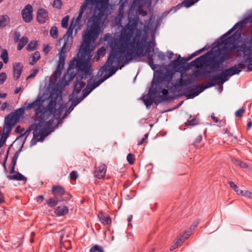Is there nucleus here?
Masks as SVG:
<instances>
[{
    "label": "nucleus",
    "mask_w": 252,
    "mask_h": 252,
    "mask_svg": "<svg viewBox=\"0 0 252 252\" xmlns=\"http://www.w3.org/2000/svg\"><path fill=\"white\" fill-rule=\"evenodd\" d=\"M48 94H40L33 102L30 103L27 100L23 108L18 109L11 113L4 119L2 132L0 135V140L4 143L7 139L12 127L19 121L25 110L33 108L36 115L41 118V121L35 124L33 126V137L31 141L32 145L37 142L42 141L50 132L53 126L52 119H58L63 110L61 103H57L56 100L60 97L55 94L52 96V92L48 90Z\"/></svg>",
    "instance_id": "obj_1"
},
{
    "label": "nucleus",
    "mask_w": 252,
    "mask_h": 252,
    "mask_svg": "<svg viewBox=\"0 0 252 252\" xmlns=\"http://www.w3.org/2000/svg\"><path fill=\"white\" fill-rule=\"evenodd\" d=\"M108 0H85L81 7L79 15L76 18H73L66 34L58 41L56 45L61 47L58 53L59 60L57 69L50 79V84L48 87V90L52 92V96L56 94L60 97L62 86H64L67 84L66 83L63 84V80H62L61 84L56 83L58 79L60 77L63 68L66 58L65 53L71 49L73 42V35L77 33V31L82 25L81 18L84 11L86 10L89 11L90 13H93V15L90 18L88 22L87 27L83 35V38H84L90 21L95 23H101V31L98 35L102 32L104 23L103 17L105 15L108 14Z\"/></svg>",
    "instance_id": "obj_2"
},
{
    "label": "nucleus",
    "mask_w": 252,
    "mask_h": 252,
    "mask_svg": "<svg viewBox=\"0 0 252 252\" xmlns=\"http://www.w3.org/2000/svg\"><path fill=\"white\" fill-rule=\"evenodd\" d=\"M136 3L137 0H134L128 14L129 23L123 31L120 39L111 43L112 50L103 67V70H112L114 73L122 63L120 67L121 69L132 59L136 48L139 46L141 33L138 28L141 24L138 22L136 17L133 18V21L131 20L130 17V13L135 8Z\"/></svg>",
    "instance_id": "obj_3"
},
{
    "label": "nucleus",
    "mask_w": 252,
    "mask_h": 252,
    "mask_svg": "<svg viewBox=\"0 0 252 252\" xmlns=\"http://www.w3.org/2000/svg\"><path fill=\"white\" fill-rule=\"evenodd\" d=\"M101 23H93L90 21L86 33L84 36L80 50L77 55V59L73 61V64L78 68L82 76L77 77L74 86L73 95L75 93H79L85 86V83L82 79L86 78L91 74V64L90 63L91 56L90 53L95 46L94 41L97 38L101 32Z\"/></svg>",
    "instance_id": "obj_4"
},
{
    "label": "nucleus",
    "mask_w": 252,
    "mask_h": 252,
    "mask_svg": "<svg viewBox=\"0 0 252 252\" xmlns=\"http://www.w3.org/2000/svg\"><path fill=\"white\" fill-rule=\"evenodd\" d=\"M238 45L236 47L237 51L240 52L241 55V52L244 56L247 57V60H249V68L252 69V45L247 48L245 45L242 44L239 38L235 39L234 37H231L227 39L224 43V48L225 51L232 50L235 48V45Z\"/></svg>",
    "instance_id": "obj_5"
},
{
    "label": "nucleus",
    "mask_w": 252,
    "mask_h": 252,
    "mask_svg": "<svg viewBox=\"0 0 252 252\" xmlns=\"http://www.w3.org/2000/svg\"><path fill=\"white\" fill-rule=\"evenodd\" d=\"M242 68V64L234 66L227 70L222 71L221 74L216 77V80H220L221 84L227 81L228 77L234 75L238 74Z\"/></svg>",
    "instance_id": "obj_6"
},
{
    "label": "nucleus",
    "mask_w": 252,
    "mask_h": 252,
    "mask_svg": "<svg viewBox=\"0 0 252 252\" xmlns=\"http://www.w3.org/2000/svg\"><path fill=\"white\" fill-rule=\"evenodd\" d=\"M23 20L27 23L31 22L33 19L32 7L31 5L28 4L22 11Z\"/></svg>",
    "instance_id": "obj_7"
},
{
    "label": "nucleus",
    "mask_w": 252,
    "mask_h": 252,
    "mask_svg": "<svg viewBox=\"0 0 252 252\" xmlns=\"http://www.w3.org/2000/svg\"><path fill=\"white\" fill-rule=\"evenodd\" d=\"M23 68V65L20 63H15L13 64V78L16 80L20 77Z\"/></svg>",
    "instance_id": "obj_8"
},
{
    "label": "nucleus",
    "mask_w": 252,
    "mask_h": 252,
    "mask_svg": "<svg viewBox=\"0 0 252 252\" xmlns=\"http://www.w3.org/2000/svg\"><path fill=\"white\" fill-rule=\"evenodd\" d=\"M48 17V15L45 10L43 8H40L37 11L36 18L38 22L44 23L45 22Z\"/></svg>",
    "instance_id": "obj_9"
},
{
    "label": "nucleus",
    "mask_w": 252,
    "mask_h": 252,
    "mask_svg": "<svg viewBox=\"0 0 252 252\" xmlns=\"http://www.w3.org/2000/svg\"><path fill=\"white\" fill-rule=\"evenodd\" d=\"M8 178L10 180H16L18 181H26V178L21 174L11 171L10 175L8 176Z\"/></svg>",
    "instance_id": "obj_10"
},
{
    "label": "nucleus",
    "mask_w": 252,
    "mask_h": 252,
    "mask_svg": "<svg viewBox=\"0 0 252 252\" xmlns=\"http://www.w3.org/2000/svg\"><path fill=\"white\" fill-rule=\"evenodd\" d=\"M230 187L233 189L237 194L245 197L247 189L243 188H239L233 182H230L229 183Z\"/></svg>",
    "instance_id": "obj_11"
},
{
    "label": "nucleus",
    "mask_w": 252,
    "mask_h": 252,
    "mask_svg": "<svg viewBox=\"0 0 252 252\" xmlns=\"http://www.w3.org/2000/svg\"><path fill=\"white\" fill-rule=\"evenodd\" d=\"M104 80V79L100 80L95 83L93 85H92V82L90 81V82L88 83L87 87L84 90L85 93H87V94H89L92 92L93 90H94L96 87L98 86L102 82H103Z\"/></svg>",
    "instance_id": "obj_12"
},
{
    "label": "nucleus",
    "mask_w": 252,
    "mask_h": 252,
    "mask_svg": "<svg viewBox=\"0 0 252 252\" xmlns=\"http://www.w3.org/2000/svg\"><path fill=\"white\" fill-rule=\"evenodd\" d=\"M55 213L58 216L65 215L68 212V208L64 205L58 206L55 210Z\"/></svg>",
    "instance_id": "obj_13"
},
{
    "label": "nucleus",
    "mask_w": 252,
    "mask_h": 252,
    "mask_svg": "<svg viewBox=\"0 0 252 252\" xmlns=\"http://www.w3.org/2000/svg\"><path fill=\"white\" fill-rule=\"evenodd\" d=\"M52 192L56 198L58 196H62L64 193L63 189L61 186H54L52 188Z\"/></svg>",
    "instance_id": "obj_14"
},
{
    "label": "nucleus",
    "mask_w": 252,
    "mask_h": 252,
    "mask_svg": "<svg viewBox=\"0 0 252 252\" xmlns=\"http://www.w3.org/2000/svg\"><path fill=\"white\" fill-rule=\"evenodd\" d=\"M106 171V167L105 165L102 164L99 166L97 170L96 171V176L99 179L103 178L105 175Z\"/></svg>",
    "instance_id": "obj_15"
},
{
    "label": "nucleus",
    "mask_w": 252,
    "mask_h": 252,
    "mask_svg": "<svg viewBox=\"0 0 252 252\" xmlns=\"http://www.w3.org/2000/svg\"><path fill=\"white\" fill-rule=\"evenodd\" d=\"M40 53L39 52H35L32 55L31 57L29 59V63L30 64H34L40 59Z\"/></svg>",
    "instance_id": "obj_16"
},
{
    "label": "nucleus",
    "mask_w": 252,
    "mask_h": 252,
    "mask_svg": "<svg viewBox=\"0 0 252 252\" xmlns=\"http://www.w3.org/2000/svg\"><path fill=\"white\" fill-rule=\"evenodd\" d=\"M29 39L27 37H22L18 42V44L17 46V48L18 50H21L24 46L27 43Z\"/></svg>",
    "instance_id": "obj_17"
},
{
    "label": "nucleus",
    "mask_w": 252,
    "mask_h": 252,
    "mask_svg": "<svg viewBox=\"0 0 252 252\" xmlns=\"http://www.w3.org/2000/svg\"><path fill=\"white\" fill-rule=\"evenodd\" d=\"M100 221L104 225L109 224L111 223V220L108 216H105L102 214L98 215Z\"/></svg>",
    "instance_id": "obj_18"
},
{
    "label": "nucleus",
    "mask_w": 252,
    "mask_h": 252,
    "mask_svg": "<svg viewBox=\"0 0 252 252\" xmlns=\"http://www.w3.org/2000/svg\"><path fill=\"white\" fill-rule=\"evenodd\" d=\"M50 34L54 39L58 38L59 35L58 30L56 27H53L50 31Z\"/></svg>",
    "instance_id": "obj_19"
},
{
    "label": "nucleus",
    "mask_w": 252,
    "mask_h": 252,
    "mask_svg": "<svg viewBox=\"0 0 252 252\" xmlns=\"http://www.w3.org/2000/svg\"><path fill=\"white\" fill-rule=\"evenodd\" d=\"M9 21V18L7 16H2L0 17V28L6 26Z\"/></svg>",
    "instance_id": "obj_20"
},
{
    "label": "nucleus",
    "mask_w": 252,
    "mask_h": 252,
    "mask_svg": "<svg viewBox=\"0 0 252 252\" xmlns=\"http://www.w3.org/2000/svg\"><path fill=\"white\" fill-rule=\"evenodd\" d=\"M37 45V42L36 41H31L28 46L27 47V49L29 51H32L35 50Z\"/></svg>",
    "instance_id": "obj_21"
},
{
    "label": "nucleus",
    "mask_w": 252,
    "mask_h": 252,
    "mask_svg": "<svg viewBox=\"0 0 252 252\" xmlns=\"http://www.w3.org/2000/svg\"><path fill=\"white\" fill-rule=\"evenodd\" d=\"M59 201V200L58 198L55 197V198H50L48 199L46 201V203L49 206L54 207L58 204Z\"/></svg>",
    "instance_id": "obj_22"
},
{
    "label": "nucleus",
    "mask_w": 252,
    "mask_h": 252,
    "mask_svg": "<svg viewBox=\"0 0 252 252\" xmlns=\"http://www.w3.org/2000/svg\"><path fill=\"white\" fill-rule=\"evenodd\" d=\"M105 53V49L104 47H101L97 51V56L94 58V60L98 61L100 56H103Z\"/></svg>",
    "instance_id": "obj_23"
},
{
    "label": "nucleus",
    "mask_w": 252,
    "mask_h": 252,
    "mask_svg": "<svg viewBox=\"0 0 252 252\" xmlns=\"http://www.w3.org/2000/svg\"><path fill=\"white\" fill-rule=\"evenodd\" d=\"M0 57L5 63H6L8 62V54L6 50H2Z\"/></svg>",
    "instance_id": "obj_24"
},
{
    "label": "nucleus",
    "mask_w": 252,
    "mask_h": 252,
    "mask_svg": "<svg viewBox=\"0 0 252 252\" xmlns=\"http://www.w3.org/2000/svg\"><path fill=\"white\" fill-rule=\"evenodd\" d=\"M90 252H104L103 248L98 245H95L93 247H92L90 250Z\"/></svg>",
    "instance_id": "obj_25"
},
{
    "label": "nucleus",
    "mask_w": 252,
    "mask_h": 252,
    "mask_svg": "<svg viewBox=\"0 0 252 252\" xmlns=\"http://www.w3.org/2000/svg\"><path fill=\"white\" fill-rule=\"evenodd\" d=\"M69 20V17L66 16L64 17L62 21V27L63 28L66 29L68 27V22Z\"/></svg>",
    "instance_id": "obj_26"
},
{
    "label": "nucleus",
    "mask_w": 252,
    "mask_h": 252,
    "mask_svg": "<svg viewBox=\"0 0 252 252\" xmlns=\"http://www.w3.org/2000/svg\"><path fill=\"white\" fill-rule=\"evenodd\" d=\"M7 79V75L5 72L0 73V85L3 84Z\"/></svg>",
    "instance_id": "obj_27"
},
{
    "label": "nucleus",
    "mask_w": 252,
    "mask_h": 252,
    "mask_svg": "<svg viewBox=\"0 0 252 252\" xmlns=\"http://www.w3.org/2000/svg\"><path fill=\"white\" fill-rule=\"evenodd\" d=\"M62 1L61 0H55L53 2V6L56 8H60L62 6Z\"/></svg>",
    "instance_id": "obj_28"
},
{
    "label": "nucleus",
    "mask_w": 252,
    "mask_h": 252,
    "mask_svg": "<svg viewBox=\"0 0 252 252\" xmlns=\"http://www.w3.org/2000/svg\"><path fill=\"white\" fill-rule=\"evenodd\" d=\"M127 160L130 164H132L134 162V156L131 154H128L126 157Z\"/></svg>",
    "instance_id": "obj_29"
},
{
    "label": "nucleus",
    "mask_w": 252,
    "mask_h": 252,
    "mask_svg": "<svg viewBox=\"0 0 252 252\" xmlns=\"http://www.w3.org/2000/svg\"><path fill=\"white\" fill-rule=\"evenodd\" d=\"M148 96L147 95H144L143 97V101L147 107L148 106L151 105L152 104V100L150 99H148Z\"/></svg>",
    "instance_id": "obj_30"
},
{
    "label": "nucleus",
    "mask_w": 252,
    "mask_h": 252,
    "mask_svg": "<svg viewBox=\"0 0 252 252\" xmlns=\"http://www.w3.org/2000/svg\"><path fill=\"white\" fill-rule=\"evenodd\" d=\"M38 72V69H37V68L34 69L32 71V72L27 77V80H28L31 78L34 77L36 75V74H37V73Z\"/></svg>",
    "instance_id": "obj_31"
},
{
    "label": "nucleus",
    "mask_w": 252,
    "mask_h": 252,
    "mask_svg": "<svg viewBox=\"0 0 252 252\" xmlns=\"http://www.w3.org/2000/svg\"><path fill=\"white\" fill-rule=\"evenodd\" d=\"M244 112H245V109L243 108H241L240 109L238 110V111H237L236 112L235 115L237 117H240L243 115V114L244 113Z\"/></svg>",
    "instance_id": "obj_32"
},
{
    "label": "nucleus",
    "mask_w": 252,
    "mask_h": 252,
    "mask_svg": "<svg viewBox=\"0 0 252 252\" xmlns=\"http://www.w3.org/2000/svg\"><path fill=\"white\" fill-rule=\"evenodd\" d=\"M78 177L77 173L75 171L72 172L70 174V178L71 180H75Z\"/></svg>",
    "instance_id": "obj_33"
},
{
    "label": "nucleus",
    "mask_w": 252,
    "mask_h": 252,
    "mask_svg": "<svg viewBox=\"0 0 252 252\" xmlns=\"http://www.w3.org/2000/svg\"><path fill=\"white\" fill-rule=\"evenodd\" d=\"M50 50V47L48 45H44L43 46V51L46 54H48Z\"/></svg>",
    "instance_id": "obj_34"
},
{
    "label": "nucleus",
    "mask_w": 252,
    "mask_h": 252,
    "mask_svg": "<svg viewBox=\"0 0 252 252\" xmlns=\"http://www.w3.org/2000/svg\"><path fill=\"white\" fill-rule=\"evenodd\" d=\"M245 197L250 199H252V192L250 190L247 189Z\"/></svg>",
    "instance_id": "obj_35"
},
{
    "label": "nucleus",
    "mask_w": 252,
    "mask_h": 252,
    "mask_svg": "<svg viewBox=\"0 0 252 252\" xmlns=\"http://www.w3.org/2000/svg\"><path fill=\"white\" fill-rule=\"evenodd\" d=\"M20 34H19V33H18V32L15 33L14 38V40L15 41L18 42L20 39Z\"/></svg>",
    "instance_id": "obj_36"
},
{
    "label": "nucleus",
    "mask_w": 252,
    "mask_h": 252,
    "mask_svg": "<svg viewBox=\"0 0 252 252\" xmlns=\"http://www.w3.org/2000/svg\"><path fill=\"white\" fill-rule=\"evenodd\" d=\"M125 4H124L123 2H122V3L121 4V6H120V12H119V15H122L123 14V8L125 6Z\"/></svg>",
    "instance_id": "obj_37"
},
{
    "label": "nucleus",
    "mask_w": 252,
    "mask_h": 252,
    "mask_svg": "<svg viewBox=\"0 0 252 252\" xmlns=\"http://www.w3.org/2000/svg\"><path fill=\"white\" fill-rule=\"evenodd\" d=\"M189 236L190 234L189 233H185L181 236V238L184 241H185V240L187 239L189 237Z\"/></svg>",
    "instance_id": "obj_38"
},
{
    "label": "nucleus",
    "mask_w": 252,
    "mask_h": 252,
    "mask_svg": "<svg viewBox=\"0 0 252 252\" xmlns=\"http://www.w3.org/2000/svg\"><path fill=\"white\" fill-rule=\"evenodd\" d=\"M183 242H184V241L183 240V239L181 238H180L176 241V242L175 243V244L176 245H177V247H178V246L180 245L182 243H183Z\"/></svg>",
    "instance_id": "obj_39"
},
{
    "label": "nucleus",
    "mask_w": 252,
    "mask_h": 252,
    "mask_svg": "<svg viewBox=\"0 0 252 252\" xmlns=\"http://www.w3.org/2000/svg\"><path fill=\"white\" fill-rule=\"evenodd\" d=\"M188 123L190 126H194L197 124V122H196V121L195 120H189Z\"/></svg>",
    "instance_id": "obj_40"
},
{
    "label": "nucleus",
    "mask_w": 252,
    "mask_h": 252,
    "mask_svg": "<svg viewBox=\"0 0 252 252\" xmlns=\"http://www.w3.org/2000/svg\"><path fill=\"white\" fill-rule=\"evenodd\" d=\"M7 107V103L6 102H4L2 103L0 107V110L3 111Z\"/></svg>",
    "instance_id": "obj_41"
},
{
    "label": "nucleus",
    "mask_w": 252,
    "mask_h": 252,
    "mask_svg": "<svg viewBox=\"0 0 252 252\" xmlns=\"http://www.w3.org/2000/svg\"><path fill=\"white\" fill-rule=\"evenodd\" d=\"M16 131L17 132L22 133L24 131V128H21L20 126H18L16 128Z\"/></svg>",
    "instance_id": "obj_42"
},
{
    "label": "nucleus",
    "mask_w": 252,
    "mask_h": 252,
    "mask_svg": "<svg viewBox=\"0 0 252 252\" xmlns=\"http://www.w3.org/2000/svg\"><path fill=\"white\" fill-rule=\"evenodd\" d=\"M138 12L139 14L142 15L143 16L145 15L146 14V11L143 10L142 9L139 8L138 9Z\"/></svg>",
    "instance_id": "obj_43"
},
{
    "label": "nucleus",
    "mask_w": 252,
    "mask_h": 252,
    "mask_svg": "<svg viewBox=\"0 0 252 252\" xmlns=\"http://www.w3.org/2000/svg\"><path fill=\"white\" fill-rule=\"evenodd\" d=\"M168 93V92L167 90L163 89L162 91V94L163 96L165 97L166 96V95H167Z\"/></svg>",
    "instance_id": "obj_44"
},
{
    "label": "nucleus",
    "mask_w": 252,
    "mask_h": 252,
    "mask_svg": "<svg viewBox=\"0 0 252 252\" xmlns=\"http://www.w3.org/2000/svg\"><path fill=\"white\" fill-rule=\"evenodd\" d=\"M239 166L241 167H243V168H247L248 167V166L247 165V164L242 162V161H240L239 162Z\"/></svg>",
    "instance_id": "obj_45"
},
{
    "label": "nucleus",
    "mask_w": 252,
    "mask_h": 252,
    "mask_svg": "<svg viewBox=\"0 0 252 252\" xmlns=\"http://www.w3.org/2000/svg\"><path fill=\"white\" fill-rule=\"evenodd\" d=\"M198 223H199V221H198V220H197V221H196L194 222V223H193V224H192V225L191 226V228L192 227L193 228H194L195 227H196L197 226V225L198 224Z\"/></svg>",
    "instance_id": "obj_46"
},
{
    "label": "nucleus",
    "mask_w": 252,
    "mask_h": 252,
    "mask_svg": "<svg viewBox=\"0 0 252 252\" xmlns=\"http://www.w3.org/2000/svg\"><path fill=\"white\" fill-rule=\"evenodd\" d=\"M211 119H212V120H213L215 122H218V119L214 116V114H212L211 115Z\"/></svg>",
    "instance_id": "obj_47"
},
{
    "label": "nucleus",
    "mask_w": 252,
    "mask_h": 252,
    "mask_svg": "<svg viewBox=\"0 0 252 252\" xmlns=\"http://www.w3.org/2000/svg\"><path fill=\"white\" fill-rule=\"evenodd\" d=\"M66 79H68L69 81L71 79V78L69 76L68 74H66L64 77V80H66Z\"/></svg>",
    "instance_id": "obj_48"
},
{
    "label": "nucleus",
    "mask_w": 252,
    "mask_h": 252,
    "mask_svg": "<svg viewBox=\"0 0 252 252\" xmlns=\"http://www.w3.org/2000/svg\"><path fill=\"white\" fill-rule=\"evenodd\" d=\"M7 95V94L5 93L0 94V98H5Z\"/></svg>",
    "instance_id": "obj_49"
},
{
    "label": "nucleus",
    "mask_w": 252,
    "mask_h": 252,
    "mask_svg": "<svg viewBox=\"0 0 252 252\" xmlns=\"http://www.w3.org/2000/svg\"><path fill=\"white\" fill-rule=\"evenodd\" d=\"M4 201L3 197L2 195L0 193V203L3 202Z\"/></svg>",
    "instance_id": "obj_50"
},
{
    "label": "nucleus",
    "mask_w": 252,
    "mask_h": 252,
    "mask_svg": "<svg viewBox=\"0 0 252 252\" xmlns=\"http://www.w3.org/2000/svg\"><path fill=\"white\" fill-rule=\"evenodd\" d=\"M177 245H176L175 244L174 245H173L172 246H171V247L170 248V250L171 251V250H173L174 249H175L176 248H177Z\"/></svg>",
    "instance_id": "obj_51"
},
{
    "label": "nucleus",
    "mask_w": 252,
    "mask_h": 252,
    "mask_svg": "<svg viewBox=\"0 0 252 252\" xmlns=\"http://www.w3.org/2000/svg\"><path fill=\"white\" fill-rule=\"evenodd\" d=\"M252 126V122H249L248 124V128H250Z\"/></svg>",
    "instance_id": "obj_52"
},
{
    "label": "nucleus",
    "mask_w": 252,
    "mask_h": 252,
    "mask_svg": "<svg viewBox=\"0 0 252 252\" xmlns=\"http://www.w3.org/2000/svg\"><path fill=\"white\" fill-rule=\"evenodd\" d=\"M202 59H203V57H201L198 58L197 59H196V61L200 62L202 60Z\"/></svg>",
    "instance_id": "obj_53"
},
{
    "label": "nucleus",
    "mask_w": 252,
    "mask_h": 252,
    "mask_svg": "<svg viewBox=\"0 0 252 252\" xmlns=\"http://www.w3.org/2000/svg\"><path fill=\"white\" fill-rule=\"evenodd\" d=\"M41 201H42L44 199V197L42 195H39L38 197Z\"/></svg>",
    "instance_id": "obj_54"
},
{
    "label": "nucleus",
    "mask_w": 252,
    "mask_h": 252,
    "mask_svg": "<svg viewBox=\"0 0 252 252\" xmlns=\"http://www.w3.org/2000/svg\"><path fill=\"white\" fill-rule=\"evenodd\" d=\"M144 140L145 138H143L142 140L138 143V145H141L143 143Z\"/></svg>",
    "instance_id": "obj_55"
},
{
    "label": "nucleus",
    "mask_w": 252,
    "mask_h": 252,
    "mask_svg": "<svg viewBox=\"0 0 252 252\" xmlns=\"http://www.w3.org/2000/svg\"><path fill=\"white\" fill-rule=\"evenodd\" d=\"M132 216H131V215H130V216H129L128 217V221H130V220H131L132 219Z\"/></svg>",
    "instance_id": "obj_56"
},
{
    "label": "nucleus",
    "mask_w": 252,
    "mask_h": 252,
    "mask_svg": "<svg viewBox=\"0 0 252 252\" xmlns=\"http://www.w3.org/2000/svg\"><path fill=\"white\" fill-rule=\"evenodd\" d=\"M173 53H168V57L169 58H171V56L173 55Z\"/></svg>",
    "instance_id": "obj_57"
},
{
    "label": "nucleus",
    "mask_w": 252,
    "mask_h": 252,
    "mask_svg": "<svg viewBox=\"0 0 252 252\" xmlns=\"http://www.w3.org/2000/svg\"><path fill=\"white\" fill-rule=\"evenodd\" d=\"M20 91V89H17L15 91V94H17Z\"/></svg>",
    "instance_id": "obj_58"
},
{
    "label": "nucleus",
    "mask_w": 252,
    "mask_h": 252,
    "mask_svg": "<svg viewBox=\"0 0 252 252\" xmlns=\"http://www.w3.org/2000/svg\"><path fill=\"white\" fill-rule=\"evenodd\" d=\"M3 66V63L2 62H0V70L2 68Z\"/></svg>",
    "instance_id": "obj_59"
},
{
    "label": "nucleus",
    "mask_w": 252,
    "mask_h": 252,
    "mask_svg": "<svg viewBox=\"0 0 252 252\" xmlns=\"http://www.w3.org/2000/svg\"><path fill=\"white\" fill-rule=\"evenodd\" d=\"M232 31H233V29L230 30L227 33V34H229L230 33H231L232 32Z\"/></svg>",
    "instance_id": "obj_60"
},
{
    "label": "nucleus",
    "mask_w": 252,
    "mask_h": 252,
    "mask_svg": "<svg viewBox=\"0 0 252 252\" xmlns=\"http://www.w3.org/2000/svg\"><path fill=\"white\" fill-rule=\"evenodd\" d=\"M145 55V53L144 54H141V53H139V54H137V55L139 56H143L144 55Z\"/></svg>",
    "instance_id": "obj_61"
},
{
    "label": "nucleus",
    "mask_w": 252,
    "mask_h": 252,
    "mask_svg": "<svg viewBox=\"0 0 252 252\" xmlns=\"http://www.w3.org/2000/svg\"><path fill=\"white\" fill-rule=\"evenodd\" d=\"M29 131H27L25 133V135H28L29 134Z\"/></svg>",
    "instance_id": "obj_62"
},
{
    "label": "nucleus",
    "mask_w": 252,
    "mask_h": 252,
    "mask_svg": "<svg viewBox=\"0 0 252 252\" xmlns=\"http://www.w3.org/2000/svg\"><path fill=\"white\" fill-rule=\"evenodd\" d=\"M3 143L1 142V141L0 140V148L1 147Z\"/></svg>",
    "instance_id": "obj_63"
},
{
    "label": "nucleus",
    "mask_w": 252,
    "mask_h": 252,
    "mask_svg": "<svg viewBox=\"0 0 252 252\" xmlns=\"http://www.w3.org/2000/svg\"><path fill=\"white\" fill-rule=\"evenodd\" d=\"M147 137H148V135L147 134H145V137L143 138H145V139L146 138H147Z\"/></svg>",
    "instance_id": "obj_64"
}]
</instances>
